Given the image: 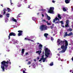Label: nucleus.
<instances>
[{
    "label": "nucleus",
    "mask_w": 73,
    "mask_h": 73,
    "mask_svg": "<svg viewBox=\"0 0 73 73\" xmlns=\"http://www.w3.org/2000/svg\"><path fill=\"white\" fill-rule=\"evenodd\" d=\"M57 43L58 46H59L60 45V48L62 49V50L59 52V53H65V51L66 50L67 48H68L67 46L68 45V41L65 39H64V40L62 41L60 39H58L57 40Z\"/></svg>",
    "instance_id": "obj_1"
},
{
    "label": "nucleus",
    "mask_w": 73,
    "mask_h": 73,
    "mask_svg": "<svg viewBox=\"0 0 73 73\" xmlns=\"http://www.w3.org/2000/svg\"><path fill=\"white\" fill-rule=\"evenodd\" d=\"M8 63L10 64V65L11 64V62H9L8 60H7L6 62L5 61H3L1 62V68L3 71L5 70L4 69L7 68V67L8 66ZM4 66H5V68H4Z\"/></svg>",
    "instance_id": "obj_2"
},
{
    "label": "nucleus",
    "mask_w": 73,
    "mask_h": 73,
    "mask_svg": "<svg viewBox=\"0 0 73 73\" xmlns=\"http://www.w3.org/2000/svg\"><path fill=\"white\" fill-rule=\"evenodd\" d=\"M40 29L42 31L46 30H47V26H45V25H42L40 26Z\"/></svg>",
    "instance_id": "obj_3"
},
{
    "label": "nucleus",
    "mask_w": 73,
    "mask_h": 73,
    "mask_svg": "<svg viewBox=\"0 0 73 73\" xmlns=\"http://www.w3.org/2000/svg\"><path fill=\"white\" fill-rule=\"evenodd\" d=\"M48 48H45V56H46L47 57H49V56H48V55H49L50 54V53L49 52H48Z\"/></svg>",
    "instance_id": "obj_4"
},
{
    "label": "nucleus",
    "mask_w": 73,
    "mask_h": 73,
    "mask_svg": "<svg viewBox=\"0 0 73 73\" xmlns=\"http://www.w3.org/2000/svg\"><path fill=\"white\" fill-rule=\"evenodd\" d=\"M16 36V34L15 33L11 32L9 34V35L8 36L9 40H10L11 38V36Z\"/></svg>",
    "instance_id": "obj_5"
},
{
    "label": "nucleus",
    "mask_w": 73,
    "mask_h": 73,
    "mask_svg": "<svg viewBox=\"0 0 73 73\" xmlns=\"http://www.w3.org/2000/svg\"><path fill=\"white\" fill-rule=\"evenodd\" d=\"M54 9L53 7H50L49 10H48V12L50 13H54V11H54Z\"/></svg>",
    "instance_id": "obj_6"
},
{
    "label": "nucleus",
    "mask_w": 73,
    "mask_h": 73,
    "mask_svg": "<svg viewBox=\"0 0 73 73\" xmlns=\"http://www.w3.org/2000/svg\"><path fill=\"white\" fill-rule=\"evenodd\" d=\"M69 21L68 20H67L66 21V25H65V27L66 28H67V27H69Z\"/></svg>",
    "instance_id": "obj_7"
},
{
    "label": "nucleus",
    "mask_w": 73,
    "mask_h": 73,
    "mask_svg": "<svg viewBox=\"0 0 73 73\" xmlns=\"http://www.w3.org/2000/svg\"><path fill=\"white\" fill-rule=\"evenodd\" d=\"M18 32H19L18 34V36H22L23 31H22L19 30L18 31Z\"/></svg>",
    "instance_id": "obj_8"
},
{
    "label": "nucleus",
    "mask_w": 73,
    "mask_h": 73,
    "mask_svg": "<svg viewBox=\"0 0 73 73\" xmlns=\"http://www.w3.org/2000/svg\"><path fill=\"white\" fill-rule=\"evenodd\" d=\"M56 20H58L59 21H60V19L57 18V17H56L54 19L53 22L54 23V22L56 21Z\"/></svg>",
    "instance_id": "obj_9"
},
{
    "label": "nucleus",
    "mask_w": 73,
    "mask_h": 73,
    "mask_svg": "<svg viewBox=\"0 0 73 73\" xmlns=\"http://www.w3.org/2000/svg\"><path fill=\"white\" fill-rule=\"evenodd\" d=\"M7 9H3V15H5V14H6V12L7 11Z\"/></svg>",
    "instance_id": "obj_10"
},
{
    "label": "nucleus",
    "mask_w": 73,
    "mask_h": 73,
    "mask_svg": "<svg viewBox=\"0 0 73 73\" xmlns=\"http://www.w3.org/2000/svg\"><path fill=\"white\" fill-rule=\"evenodd\" d=\"M48 34L46 33H45L44 34V36L46 38H48V39L49 38H48V36H48Z\"/></svg>",
    "instance_id": "obj_11"
},
{
    "label": "nucleus",
    "mask_w": 73,
    "mask_h": 73,
    "mask_svg": "<svg viewBox=\"0 0 73 73\" xmlns=\"http://www.w3.org/2000/svg\"><path fill=\"white\" fill-rule=\"evenodd\" d=\"M70 0H65V3L66 4H69L70 3Z\"/></svg>",
    "instance_id": "obj_12"
},
{
    "label": "nucleus",
    "mask_w": 73,
    "mask_h": 73,
    "mask_svg": "<svg viewBox=\"0 0 73 73\" xmlns=\"http://www.w3.org/2000/svg\"><path fill=\"white\" fill-rule=\"evenodd\" d=\"M42 45L41 44H39V49H41L42 50Z\"/></svg>",
    "instance_id": "obj_13"
},
{
    "label": "nucleus",
    "mask_w": 73,
    "mask_h": 73,
    "mask_svg": "<svg viewBox=\"0 0 73 73\" xmlns=\"http://www.w3.org/2000/svg\"><path fill=\"white\" fill-rule=\"evenodd\" d=\"M41 53V50H39L36 52V53H38V54H40Z\"/></svg>",
    "instance_id": "obj_14"
},
{
    "label": "nucleus",
    "mask_w": 73,
    "mask_h": 73,
    "mask_svg": "<svg viewBox=\"0 0 73 73\" xmlns=\"http://www.w3.org/2000/svg\"><path fill=\"white\" fill-rule=\"evenodd\" d=\"M44 55L42 56V58H40V60H39V62L41 61V60H42V59H43V58H44Z\"/></svg>",
    "instance_id": "obj_15"
},
{
    "label": "nucleus",
    "mask_w": 73,
    "mask_h": 73,
    "mask_svg": "<svg viewBox=\"0 0 73 73\" xmlns=\"http://www.w3.org/2000/svg\"><path fill=\"white\" fill-rule=\"evenodd\" d=\"M25 52V49L24 48H23L22 49L21 53L22 54H24V53Z\"/></svg>",
    "instance_id": "obj_16"
},
{
    "label": "nucleus",
    "mask_w": 73,
    "mask_h": 73,
    "mask_svg": "<svg viewBox=\"0 0 73 73\" xmlns=\"http://www.w3.org/2000/svg\"><path fill=\"white\" fill-rule=\"evenodd\" d=\"M47 19L48 20H50V17L48 16V15H47Z\"/></svg>",
    "instance_id": "obj_17"
},
{
    "label": "nucleus",
    "mask_w": 73,
    "mask_h": 73,
    "mask_svg": "<svg viewBox=\"0 0 73 73\" xmlns=\"http://www.w3.org/2000/svg\"><path fill=\"white\" fill-rule=\"evenodd\" d=\"M73 35V33L72 32H71L70 33H69L68 35V36H72Z\"/></svg>",
    "instance_id": "obj_18"
},
{
    "label": "nucleus",
    "mask_w": 73,
    "mask_h": 73,
    "mask_svg": "<svg viewBox=\"0 0 73 73\" xmlns=\"http://www.w3.org/2000/svg\"><path fill=\"white\" fill-rule=\"evenodd\" d=\"M12 20L13 21H14L15 22H17V20H16V19H15V18H12Z\"/></svg>",
    "instance_id": "obj_19"
},
{
    "label": "nucleus",
    "mask_w": 73,
    "mask_h": 73,
    "mask_svg": "<svg viewBox=\"0 0 73 73\" xmlns=\"http://www.w3.org/2000/svg\"><path fill=\"white\" fill-rule=\"evenodd\" d=\"M58 17L60 19H61V15H60V14H58Z\"/></svg>",
    "instance_id": "obj_20"
},
{
    "label": "nucleus",
    "mask_w": 73,
    "mask_h": 73,
    "mask_svg": "<svg viewBox=\"0 0 73 73\" xmlns=\"http://www.w3.org/2000/svg\"><path fill=\"white\" fill-rule=\"evenodd\" d=\"M7 11L8 12H11V9L9 8H7Z\"/></svg>",
    "instance_id": "obj_21"
},
{
    "label": "nucleus",
    "mask_w": 73,
    "mask_h": 73,
    "mask_svg": "<svg viewBox=\"0 0 73 73\" xmlns=\"http://www.w3.org/2000/svg\"><path fill=\"white\" fill-rule=\"evenodd\" d=\"M17 6L18 7H21V4L19 3H18V4H17Z\"/></svg>",
    "instance_id": "obj_22"
},
{
    "label": "nucleus",
    "mask_w": 73,
    "mask_h": 73,
    "mask_svg": "<svg viewBox=\"0 0 73 73\" xmlns=\"http://www.w3.org/2000/svg\"><path fill=\"white\" fill-rule=\"evenodd\" d=\"M6 16H7V17L9 18V13H7L6 14Z\"/></svg>",
    "instance_id": "obj_23"
},
{
    "label": "nucleus",
    "mask_w": 73,
    "mask_h": 73,
    "mask_svg": "<svg viewBox=\"0 0 73 73\" xmlns=\"http://www.w3.org/2000/svg\"><path fill=\"white\" fill-rule=\"evenodd\" d=\"M8 18H6L5 19V23H7V22H8Z\"/></svg>",
    "instance_id": "obj_24"
},
{
    "label": "nucleus",
    "mask_w": 73,
    "mask_h": 73,
    "mask_svg": "<svg viewBox=\"0 0 73 73\" xmlns=\"http://www.w3.org/2000/svg\"><path fill=\"white\" fill-rule=\"evenodd\" d=\"M63 10L64 12H65L66 11H67L66 9H65V7H64L63 8Z\"/></svg>",
    "instance_id": "obj_25"
},
{
    "label": "nucleus",
    "mask_w": 73,
    "mask_h": 73,
    "mask_svg": "<svg viewBox=\"0 0 73 73\" xmlns=\"http://www.w3.org/2000/svg\"><path fill=\"white\" fill-rule=\"evenodd\" d=\"M68 31H70V32H71V31H73V29L72 28H69L68 29Z\"/></svg>",
    "instance_id": "obj_26"
},
{
    "label": "nucleus",
    "mask_w": 73,
    "mask_h": 73,
    "mask_svg": "<svg viewBox=\"0 0 73 73\" xmlns=\"http://www.w3.org/2000/svg\"><path fill=\"white\" fill-rule=\"evenodd\" d=\"M46 58H45L42 59L43 60V62H44L45 61V60H46Z\"/></svg>",
    "instance_id": "obj_27"
},
{
    "label": "nucleus",
    "mask_w": 73,
    "mask_h": 73,
    "mask_svg": "<svg viewBox=\"0 0 73 73\" xmlns=\"http://www.w3.org/2000/svg\"><path fill=\"white\" fill-rule=\"evenodd\" d=\"M53 62H52L50 64V66H53Z\"/></svg>",
    "instance_id": "obj_28"
},
{
    "label": "nucleus",
    "mask_w": 73,
    "mask_h": 73,
    "mask_svg": "<svg viewBox=\"0 0 73 73\" xmlns=\"http://www.w3.org/2000/svg\"><path fill=\"white\" fill-rule=\"evenodd\" d=\"M68 33H67V32H66L65 34L64 35V36H68V34H67Z\"/></svg>",
    "instance_id": "obj_29"
},
{
    "label": "nucleus",
    "mask_w": 73,
    "mask_h": 73,
    "mask_svg": "<svg viewBox=\"0 0 73 73\" xmlns=\"http://www.w3.org/2000/svg\"><path fill=\"white\" fill-rule=\"evenodd\" d=\"M32 19L34 21H35V20H36V18L35 17H33Z\"/></svg>",
    "instance_id": "obj_30"
},
{
    "label": "nucleus",
    "mask_w": 73,
    "mask_h": 73,
    "mask_svg": "<svg viewBox=\"0 0 73 73\" xmlns=\"http://www.w3.org/2000/svg\"><path fill=\"white\" fill-rule=\"evenodd\" d=\"M31 64V62L30 61H29L28 63H27V65H29Z\"/></svg>",
    "instance_id": "obj_31"
},
{
    "label": "nucleus",
    "mask_w": 73,
    "mask_h": 73,
    "mask_svg": "<svg viewBox=\"0 0 73 73\" xmlns=\"http://www.w3.org/2000/svg\"><path fill=\"white\" fill-rule=\"evenodd\" d=\"M59 23H61V24H64V23H63V21H62L59 22Z\"/></svg>",
    "instance_id": "obj_32"
},
{
    "label": "nucleus",
    "mask_w": 73,
    "mask_h": 73,
    "mask_svg": "<svg viewBox=\"0 0 73 73\" xmlns=\"http://www.w3.org/2000/svg\"><path fill=\"white\" fill-rule=\"evenodd\" d=\"M10 3L11 4V5H12L13 3H12V0H10Z\"/></svg>",
    "instance_id": "obj_33"
},
{
    "label": "nucleus",
    "mask_w": 73,
    "mask_h": 73,
    "mask_svg": "<svg viewBox=\"0 0 73 73\" xmlns=\"http://www.w3.org/2000/svg\"><path fill=\"white\" fill-rule=\"evenodd\" d=\"M51 40H52V41L53 40H54L53 38V37H51Z\"/></svg>",
    "instance_id": "obj_34"
},
{
    "label": "nucleus",
    "mask_w": 73,
    "mask_h": 73,
    "mask_svg": "<svg viewBox=\"0 0 73 73\" xmlns=\"http://www.w3.org/2000/svg\"><path fill=\"white\" fill-rule=\"evenodd\" d=\"M20 15V14H18V15L17 16V18H18V17H20V15Z\"/></svg>",
    "instance_id": "obj_35"
},
{
    "label": "nucleus",
    "mask_w": 73,
    "mask_h": 73,
    "mask_svg": "<svg viewBox=\"0 0 73 73\" xmlns=\"http://www.w3.org/2000/svg\"><path fill=\"white\" fill-rule=\"evenodd\" d=\"M52 0V3H55V1H54L53 0Z\"/></svg>",
    "instance_id": "obj_36"
},
{
    "label": "nucleus",
    "mask_w": 73,
    "mask_h": 73,
    "mask_svg": "<svg viewBox=\"0 0 73 73\" xmlns=\"http://www.w3.org/2000/svg\"><path fill=\"white\" fill-rule=\"evenodd\" d=\"M23 73H27V72H25V71H24V70H23Z\"/></svg>",
    "instance_id": "obj_37"
},
{
    "label": "nucleus",
    "mask_w": 73,
    "mask_h": 73,
    "mask_svg": "<svg viewBox=\"0 0 73 73\" xmlns=\"http://www.w3.org/2000/svg\"><path fill=\"white\" fill-rule=\"evenodd\" d=\"M31 5H29L28 8H29L31 7Z\"/></svg>",
    "instance_id": "obj_38"
},
{
    "label": "nucleus",
    "mask_w": 73,
    "mask_h": 73,
    "mask_svg": "<svg viewBox=\"0 0 73 73\" xmlns=\"http://www.w3.org/2000/svg\"><path fill=\"white\" fill-rule=\"evenodd\" d=\"M58 60L59 61H60V60H61V58H59Z\"/></svg>",
    "instance_id": "obj_39"
},
{
    "label": "nucleus",
    "mask_w": 73,
    "mask_h": 73,
    "mask_svg": "<svg viewBox=\"0 0 73 73\" xmlns=\"http://www.w3.org/2000/svg\"><path fill=\"white\" fill-rule=\"evenodd\" d=\"M59 23H60V22H56L55 23V24H57Z\"/></svg>",
    "instance_id": "obj_40"
},
{
    "label": "nucleus",
    "mask_w": 73,
    "mask_h": 73,
    "mask_svg": "<svg viewBox=\"0 0 73 73\" xmlns=\"http://www.w3.org/2000/svg\"><path fill=\"white\" fill-rule=\"evenodd\" d=\"M57 55L58 56H60V54H57Z\"/></svg>",
    "instance_id": "obj_41"
},
{
    "label": "nucleus",
    "mask_w": 73,
    "mask_h": 73,
    "mask_svg": "<svg viewBox=\"0 0 73 73\" xmlns=\"http://www.w3.org/2000/svg\"><path fill=\"white\" fill-rule=\"evenodd\" d=\"M0 17H3V15H0Z\"/></svg>",
    "instance_id": "obj_42"
},
{
    "label": "nucleus",
    "mask_w": 73,
    "mask_h": 73,
    "mask_svg": "<svg viewBox=\"0 0 73 73\" xmlns=\"http://www.w3.org/2000/svg\"><path fill=\"white\" fill-rule=\"evenodd\" d=\"M27 40H28V41H31V39L27 38Z\"/></svg>",
    "instance_id": "obj_43"
},
{
    "label": "nucleus",
    "mask_w": 73,
    "mask_h": 73,
    "mask_svg": "<svg viewBox=\"0 0 73 73\" xmlns=\"http://www.w3.org/2000/svg\"><path fill=\"white\" fill-rule=\"evenodd\" d=\"M47 25H50V23H47Z\"/></svg>",
    "instance_id": "obj_44"
},
{
    "label": "nucleus",
    "mask_w": 73,
    "mask_h": 73,
    "mask_svg": "<svg viewBox=\"0 0 73 73\" xmlns=\"http://www.w3.org/2000/svg\"><path fill=\"white\" fill-rule=\"evenodd\" d=\"M28 54V52H26L25 54V55H27Z\"/></svg>",
    "instance_id": "obj_45"
},
{
    "label": "nucleus",
    "mask_w": 73,
    "mask_h": 73,
    "mask_svg": "<svg viewBox=\"0 0 73 73\" xmlns=\"http://www.w3.org/2000/svg\"><path fill=\"white\" fill-rule=\"evenodd\" d=\"M58 50H61V48H58Z\"/></svg>",
    "instance_id": "obj_46"
},
{
    "label": "nucleus",
    "mask_w": 73,
    "mask_h": 73,
    "mask_svg": "<svg viewBox=\"0 0 73 73\" xmlns=\"http://www.w3.org/2000/svg\"><path fill=\"white\" fill-rule=\"evenodd\" d=\"M72 72V70H70V72Z\"/></svg>",
    "instance_id": "obj_47"
},
{
    "label": "nucleus",
    "mask_w": 73,
    "mask_h": 73,
    "mask_svg": "<svg viewBox=\"0 0 73 73\" xmlns=\"http://www.w3.org/2000/svg\"><path fill=\"white\" fill-rule=\"evenodd\" d=\"M24 69H25V70L24 71H26V70H27V69H25V68H24Z\"/></svg>",
    "instance_id": "obj_48"
},
{
    "label": "nucleus",
    "mask_w": 73,
    "mask_h": 73,
    "mask_svg": "<svg viewBox=\"0 0 73 73\" xmlns=\"http://www.w3.org/2000/svg\"><path fill=\"white\" fill-rule=\"evenodd\" d=\"M42 21H44V22H46V21H45V20H43Z\"/></svg>",
    "instance_id": "obj_49"
},
{
    "label": "nucleus",
    "mask_w": 73,
    "mask_h": 73,
    "mask_svg": "<svg viewBox=\"0 0 73 73\" xmlns=\"http://www.w3.org/2000/svg\"><path fill=\"white\" fill-rule=\"evenodd\" d=\"M7 52H9V51H10V50H7Z\"/></svg>",
    "instance_id": "obj_50"
},
{
    "label": "nucleus",
    "mask_w": 73,
    "mask_h": 73,
    "mask_svg": "<svg viewBox=\"0 0 73 73\" xmlns=\"http://www.w3.org/2000/svg\"><path fill=\"white\" fill-rule=\"evenodd\" d=\"M28 39V38H25V40H27V39Z\"/></svg>",
    "instance_id": "obj_51"
},
{
    "label": "nucleus",
    "mask_w": 73,
    "mask_h": 73,
    "mask_svg": "<svg viewBox=\"0 0 73 73\" xmlns=\"http://www.w3.org/2000/svg\"><path fill=\"white\" fill-rule=\"evenodd\" d=\"M50 28L51 29H53V27H52V26H51V27H50Z\"/></svg>",
    "instance_id": "obj_52"
},
{
    "label": "nucleus",
    "mask_w": 73,
    "mask_h": 73,
    "mask_svg": "<svg viewBox=\"0 0 73 73\" xmlns=\"http://www.w3.org/2000/svg\"><path fill=\"white\" fill-rule=\"evenodd\" d=\"M50 52V50L48 49V52Z\"/></svg>",
    "instance_id": "obj_53"
},
{
    "label": "nucleus",
    "mask_w": 73,
    "mask_h": 73,
    "mask_svg": "<svg viewBox=\"0 0 73 73\" xmlns=\"http://www.w3.org/2000/svg\"><path fill=\"white\" fill-rule=\"evenodd\" d=\"M54 24H52V26L53 27H54Z\"/></svg>",
    "instance_id": "obj_54"
},
{
    "label": "nucleus",
    "mask_w": 73,
    "mask_h": 73,
    "mask_svg": "<svg viewBox=\"0 0 73 73\" xmlns=\"http://www.w3.org/2000/svg\"><path fill=\"white\" fill-rule=\"evenodd\" d=\"M37 59H38V60H39V59H40V58H39V57H38L37 58Z\"/></svg>",
    "instance_id": "obj_55"
},
{
    "label": "nucleus",
    "mask_w": 73,
    "mask_h": 73,
    "mask_svg": "<svg viewBox=\"0 0 73 73\" xmlns=\"http://www.w3.org/2000/svg\"><path fill=\"white\" fill-rule=\"evenodd\" d=\"M42 17H44V15L43 14H42Z\"/></svg>",
    "instance_id": "obj_56"
},
{
    "label": "nucleus",
    "mask_w": 73,
    "mask_h": 73,
    "mask_svg": "<svg viewBox=\"0 0 73 73\" xmlns=\"http://www.w3.org/2000/svg\"><path fill=\"white\" fill-rule=\"evenodd\" d=\"M62 27H63V28H65V26H64L62 25Z\"/></svg>",
    "instance_id": "obj_57"
},
{
    "label": "nucleus",
    "mask_w": 73,
    "mask_h": 73,
    "mask_svg": "<svg viewBox=\"0 0 73 73\" xmlns=\"http://www.w3.org/2000/svg\"><path fill=\"white\" fill-rule=\"evenodd\" d=\"M72 10L73 11V7L72 8Z\"/></svg>",
    "instance_id": "obj_58"
},
{
    "label": "nucleus",
    "mask_w": 73,
    "mask_h": 73,
    "mask_svg": "<svg viewBox=\"0 0 73 73\" xmlns=\"http://www.w3.org/2000/svg\"><path fill=\"white\" fill-rule=\"evenodd\" d=\"M3 4H2V5H1V6H2V7H3Z\"/></svg>",
    "instance_id": "obj_59"
},
{
    "label": "nucleus",
    "mask_w": 73,
    "mask_h": 73,
    "mask_svg": "<svg viewBox=\"0 0 73 73\" xmlns=\"http://www.w3.org/2000/svg\"><path fill=\"white\" fill-rule=\"evenodd\" d=\"M72 61H73V57H72Z\"/></svg>",
    "instance_id": "obj_60"
},
{
    "label": "nucleus",
    "mask_w": 73,
    "mask_h": 73,
    "mask_svg": "<svg viewBox=\"0 0 73 73\" xmlns=\"http://www.w3.org/2000/svg\"><path fill=\"white\" fill-rule=\"evenodd\" d=\"M42 53H43V54H44V51L42 52Z\"/></svg>",
    "instance_id": "obj_61"
},
{
    "label": "nucleus",
    "mask_w": 73,
    "mask_h": 73,
    "mask_svg": "<svg viewBox=\"0 0 73 73\" xmlns=\"http://www.w3.org/2000/svg\"><path fill=\"white\" fill-rule=\"evenodd\" d=\"M39 13H37V15H39Z\"/></svg>",
    "instance_id": "obj_62"
},
{
    "label": "nucleus",
    "mask_w": 73,
    "mask_h": 73,
    "mask_svg": "<svg viewBox=\"0 0 73 73\" xmlns=\"http://www.w3.org/2000/svg\"><path fill=\"white\" fill-rule=\"evenodd\" d=\"M46 23H47V24L48 23V21H46Z\"/></svg>",
    "instance_id": "obj_63"
},
{
    "label": "nucleus",
    "mask_w": 73,
    "mask_h": 73,
    "mask_svg": "<svg viewBox=\"0 0 73 73\" xmlns=\"http://www.w3.org/2000/svg\"><path fill=\"white\" fill-rule=\"evenodd\" d=\"M72 70H72V73H73V68Z\"/></svg>",
    "instance_id": "obj_64"
}]
</instances>
